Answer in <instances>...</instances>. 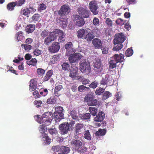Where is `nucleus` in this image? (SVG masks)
I'll return each mask as SVG.
<instances>
[{"label":"nucleus","instance_id":"57","mask_svg":"<svg viewBox=\"0 0 154 154\" xmlns=\"http://www.w3.org/2000/svg\"><path fill=\"white\" fill-rule=\"evenodd\" d=\"M42 103V101L40 100H35L34 102V105L38 108L41 106Z\"/></svg>","mask_w":154,"mask_h":154},{"label":"nucleus","instance_id":"50","mask_svg":"<svg viewBox=\"0 0 154 154\" xmlns=\"http://www.w3.org/2000/svg\"><path fill=\"white\" fill-rule=\"evenodd\" d=\"M42 53V50L39 49L38 48H36L34 49L33 53L36 56H38L41 54Z\"/></svg>","mask_w":154,"mask_h":154},{"label":"nucleus","instance_id":"6","mask_svg":"<svg viewBox=\"0 0 154 154\" xmlns=\"http://www.w3.org/2000/svg\"><path fill=\"white\" fill-rule=\"evenodd\" d=\"M55 110L54 114L55 120L56 122H59L62 119H63V108L60 106H57L55 107Z\"/></svg>","mask_w":154,"mask_h":154},{"label":"nucleus","instance_id":"31","mask_svg":"<svg viewBox=\"0 0 154 154\" xmlns=\"http://www.w3.org/2000/svg\"><path fill=\"white\" fill-rule=\"evenodd\" d=\"M16 40L17 42L21 41L23 37V32L21 31H19L17 32L16 35Z\"/></svg>","mask_w":154,"mask_h":154},{"label":"nucleus","instance_id":"37","mask_svg":"<svg viewBox=\"0 0 154 154\" xmlns=\"http://www.w3.org/2000/svg\"><path fill=\"white\" fill-rule=\"evenodd\" d=\"M42 124L40 125L39 127V130L40 132L42 133H44L45 131H47V128L46 127L48 125H45L44 123H42Z\"/></svg>","mask_w":154,"mask_h":154},{"label":"nucleus","instance_id":"38","mask_svg":"<svg viewBox=\"0 0 154 154\" xmlns=\"http://www.w3.org/2000/svg\"><path fill=\"white\" fill-rule=\"evenodd\" d=\"M60 57L59 55H54L52 57L50 62L52 64L56 63V62L59 61Z\"/></svg>","mask_w":154,"mask_h":154},{"label":"nucleus","instance_id":"11","mask_svg":"<svg viewBox=\"0 0 154 154\" xmlns=\"http://www.w3.org/2000/svg\"><path fill=\"white\" fill-rule=\"evenodd\" d=\"M85 100L87 102L89 106H96L98 103V100L94 98L93 96L91 94L88 95L85 98Z\"/></svg>","mask_w":154,"mask_h":154},{"label":"nucleus","instance_id":"25","mask_svg":"<svg viewBox=\"0 0 154 154\" xmlns=\"http://www.w3.org/2000/svg\"><path fill=\"white\" fill-rule=\"evenodd\" d=\"M91 116L90 113H87L80 115L79 117L82 119L88 121H90Z\"/></svg>","mask_w":154,"mask_h":154},{"label":"nucleus","instance_id":"44","mask_svg":"<svg viewBox=\"0 0 154 154\" xmlns=\"http://www.w3.org/2000/svg\"><path fill=\"white\" fill-rule=\"evenodd\" d=\"M113 60H110L109 62V69H113L116 66L117 63Z\"/></svg>","mask_w":154,"mask_h":154},{"label":"nucleus","instance_id":"1","mask_svg":"<svg viewBox=\"0 0 154 154\" xmlns=\"http://www.w3.org/2000/svg\"><path fill=\"white\" fill-rule=\"evenodd\" d=\"M90 31V29L89 28L79 29L77 32V36L78 38L85 39L87 41L91 42L95 36Z\"/></svg>","mask_w":154,"mask_h":154},{"label":"nucleus","instance_id":"35","mask_svg":"<svg viewBox=\"0 0 154 154\" xmlns=\"http://www.w3.org/2000/svg\"><path fill=\"white\" fill-rule=\"evenodd\" d=\"M60 149L62 152L61 153L62 154H67L70 150L69 147L64 146H62L60 147Z\"/></svg>","mask_w":154,"mask_h":154},{"label":"nucleus","instance_id":"24","mask_svg":"<svg viewBox=\"0 0 154 154\" xmlns=\"http://www.w3.org/2000/svg\"><path fill=\"white\" fill-rule=\"evenodd\" d=\"M51 139L46 134H45L42 137V141L44 145H48L51 143Z\"/></svg>","mask_w":154,"mask_h":154},{"label":"nucleus","instance_id":"19","mask_svg":"<svg viewBox=\"0 0 154 154\" xmlns=\"http://www.w3.org/2000/svg\"><path fill=\"white\" fill-rule=\"evenodd\" d=\"M84 127V125L80 123L76 124L75 126L74 131L76 135L80 134L82 131Z\"/></svg>","mask_w":154,"mask_h":154},{"label":"nucleus","instance_id":"5","mask_svg":"<svg viewBox=\"0 0 154 154\" xmlns=\"http://www.w3.org/2000/svg\"><path fill=\"white\" fill-rule=\"evenodd\" d=\"M72 51H68L66 53V55L67 56H69L68 60L71 63H75V65L77 64V62L79 60L81 59L83 56L82 55L79 53H76L74 54H72Z\"/></svg>","mask_w":154,"mask_h":154},{"label":"nucleus","instance_id":"46","mask_svg":"<svg viewBox=\"0 0 154 154\" xmlns=\"http://www.w3.org/2000/svg\"><path fill=\"white\" fill-rule=\"evenodd\" d=\"M37 62V60L35 58H32L29 61H27V63L29 66L32 65V66H34L36 65Z\"/></svg>","mask_w":154,"mask_h":154},{"label":"nucleus","instance_id":"28","mask_svg":"<svg viewBox=\"0 0 154 154\" xmlns=\"http://www.w3.org/2000/svg\"><path fill=\"white\" fill-rule=\"evenodd\" d=\"M73 46V45L72 42H68L65 45V48L67 50L66 53L69 51H70L69 50L71 49V51L73 53L75 52V50L73 48H72Z\"/></svg>","mask_w":154,"mask_h":154},{"label":"nucleus","instance_id":"60","mask_svg":"<svg viewBox=\"0 0 154 154\" xmlns=\"http://www.w3.org/2000/svg\"><path fill=\"white\" fill-rule=\"evenodd\" d=\"M116 23L118 25L121 26L124 24V22L123 20L121 18H118L116 21Z\"/></svg>","mask_w":154,"mask_h":154},{"label":"nucleus","instance_id":"53","mask_svg":"<svg viewBox=\"0 0 154 154\" xmlns=\"http://www.w3.org/2000/svg\"><path fill=\"white\" fill-rule=\"evenodd\" d=\"M98 84V82L97 81L95 80L92 82L91 84H90L89 85V86L91 88L94 89L97 87Z\"/></svg>","mask_w":154,"mask_h":154},{"label":"nucleus","instance_id":"47","mask_svg":"<svg viewBox=\"0 0 154 154\" xmlns=\"http://www.w3.org/2000/svg\"><path fill=\"white\" fill-rule=\"evenodd\" d=\"M105 88H103L100 87L97 89L95 91L96 95H101L104 91Z\"/></svg>","mask_w":154,"mask_h":154},{"label":"nucleus","instance_id":"8","mask_svg":"<svg viewBox=\"0 0 154 154\" xmlns=\"http://www.w3.org/2000/svg\"><path fill=\"white\" fill-rule=\"evenodd\" d=\"M70 8L69 5H64L62 6L58 12V15L60 17L66 16L70 12Z\"/></svg>","mask_w":154,"mask_h":154},{"label":"nucleus","instance_id":"59","mask_svg":"<svg viewBox=\"0 0 154 154\" xmlns=\"http://www.w3.org/2000/svg\"><path fill=\"white\" fill-rule=\"evenodd\" d=\"M25 0H20L15 2L17 6H20L24 3Z\"/></svg>","mask_w":154,"mask_h":154},{"label":"nucleus","instance_id":"48","mask_svg":"<svg viewBox=\"0 0 154 154\" xmlns=\"http://www.w3.org/2000/svg\"><path fill=\"white\" fill-rule=\"evenodd\" d=\"M60 35H59L58 40L60 42H63L65 41V39L64 38L65 36V35L63 33V32L62 31V33H61Z\"/></svg>","mask_w":154,"mask_h":154},{"label":"nucleus","instance_id":"10","mask_svg":"<svg viewBox=\"0 0 154 154\" xmlns=\"http://www.w3.org/2000/svg\"><path fill=\"white\" fill-rule=\"evenodd\" d=\"M125 36L122 33L116 34L113 40V44L116 45L118 43H122L125 40Z\"/></svg>","mask_w":154,"mask_h":154},{"label":"nucleus","instance_id":"56","mask_svg":"<svg viewBox=\"0 0 154 154\" xmlns=\"http://www.w3.org/2000/svg\"><path fill=\"white\" fill-rule=\"evenodd\" d=\"M49 34V31L48 30L45 29L43 31L41 34V36L43 38H45L48 36Z\"/></svg>","mask_w":154,"mask_h":154},{"label":"nucleus","instance_id":"18","mask_svg":"<svg viewBox=\"0 0 154 154\" xmlns=\"http://www.w3.org/2000/svg\"><path fill=\"white\" fill-rule=\"evenodd\" d=\"M92 43L96 49H100L102 48V42L98 38H94L92 41Z\"/></svg>","mask_w":154,"mask_h":154},{"label":"nucleus","instance_id":"40","mask_svg":"<svg viewBox=\"0 0 154 154\" xmlns=\"http://www.w3.org/2000/svg\"><path fill=\"white\" fill-rule=\"evenodd\" d=\"M89 110L91 114L94 116H95L97 112V108L94 107H90L89 108Z\"/></svg>","mask_w":154,"mask_h":154},{"label":"nucleus","instance_id":"49","mask_svg":"<svg viewBox=\"0 0 154 154\" xmlns=\"http://www.w3.org/2000/svg\"><path fill=\"white\" fill-rule=\"evenodd\" d=\"M133 53V50L131 48H128L126 51L125 54L127 57L131 56Z\"/></svg>","mask_w":154,"mask_h":154},{"label":"nucleus","instance_id":"39","mask_svg":"<svg viewBox=\"0 0 154 154\" xmlns=\"http://www.w3.org/2000/svg\"><path fill=\"white\" fill-rule=\"evenodd\" d=\"M16 6L15 2L9 3L7 5V8L9 10L12 11L14 9V8Z\"/></svg>","mask_w":154,"mask_h":154},{"label":"nucleus","instance_id":"62","mask_svg":"<svg viewBox=\"0 0 154 154\" xmlns=\"http://www.w3.org/2000/svg\"><path fill=\"white\" fill-rule=\"evenodd\" d=\"M33 95L34 97L35 98H38L41 97V95L39 94L38 92L37 91H35L33 93Z\"/></svg>","mask_w":154,"mask_h":154},{"label":"nucleus","instance_id":"13","mask_svg":"<svg viewBox=\"0 0 154 154\" xmlns=\"http://www.w3.org/2000/svg\"><path fill=\"white\" fill-rule=\"evenodd\" d=\"M73 20L75 25L79 27L83 26L85 23L84 19L79 15L74 16Z\"/></svg>","mask_w":154,"mask_h":154},{"label":"nucleus","instance_id":"22","mask_svg":"<svg viewBox=\"0 0 154 154\" xmlns=\"http://www.w3.org/2000/svg\"><path fill=\"white\" fill-rule=\"evenodd\" d=\"M105 114L102 112H99L94 119V121L97 122H101L104 119Z\"/></svg>","mask_w":154,"mask_h":154},{"label":"nucleus","instance_id":"52","mask_svg":"<svg viewBox=\"0 0 154 154\" xmlns=\"http://www.w3.org/2000/svg\"><path fill=\"white\" fill-rule=\"evenodd\" d=\"M21 46L23 48H24L26 51H29L32 48V46L30 45L25 44H22Z\"/></svg>","mask_w":154,"mask_h":154},{"label":"nucleus","instance_id":"7","mask_svg":"<svg viewBox=\"0 0 154 154\" xmlns=\"http://www.w3.org/2000/svg\"><path fill=\"white\" fill-rule=\"evenodd\" d=\"M78 12L79 15L83 18H88L91 14L90 11L87 8L82 7L79 8L78 9Z\"/></svg>","mask_w":154,"mask_h":154},{"label":"nucleus","instance_id":"58","mask_svg":"<svg viewBox=\"0 0 154 154\" xmlns=\"http://www.w3.org/2000/svg\"><path fill=\"white\" fill-rule=\"evenodd\" d=\"M106 25L109 27H111L112 25V22L111 20L109 18H107L105 21Z\"/></svg>","mask_w":154,"mask_h":154},{"label":"nucleus","instance_id":"12","mask_svg":"<svg viewBox=\"0 0 154 154\" xmlns=\"http://www.w3.org/2000/svg\"><path fill=\"white\" fill-rule=\"evenodd\" d=\"M94 70L97 74H100L103 70V66L101 64V62L97 61L94 64Z\"/></svg>","mask_w":154,"mask_h":154},{"label":"nucleus","instance_id":"45","mask_svg":"<svg viewBox=\"0 0 154 154\" xmlns=\"http://www.w3.org/2000/svg\"><path fill=\"white\" fill-rule=\"evenodd\" d=\"M48 132H49L50 134L52 136L54 135H56L58 133L56 129L54 128H50L48 129Z\"/></svg>","mask_w":154,"mask_h":154},{"label":"nucleus","instance_id":"61","mask_svg":"<svg viewBox=\"0 0 154 154\" xmlns=\"http://www.w3.org/2000/svg\"><path fill=\"white\" fill-rule=\"evenodd\" d=\"M46 8V5L44 3L41 4L38 7V10H45Z\"/></svg>","mask_w":154,"mask_h":154},{"label":"nucleus","instance_id":"55","mask_svg":"<svg viewBox=\"0 0 154 154\" xmlns=\"http://www.w3.org/2000/svg\"><path fill=\"white\" fill-rule=\"evenodd\" d=\"M93 24L95 26H98L100 25V21L99 19L96 17H94L92 21Z\"/></svg>","mask_w":154,"mask_h":154},{"label":"nucleus","instance_id":"16","mask_svg":"<svg viewBox=\"0 0 154 154\" xmlns=\"http://www.w3.org/2000/svg\"><path fill=\"white\" fill-rule=\"evenodd\" d=\"M89 7L91 11L94 15H97L98 14V11L97 10L98 7L95 2L91 1L89 3Z\"/></svg>","mask_w":154,"mask_h":154},{"label":"nucleus","instance_id":"4","mask_svg":"<svg viewBox=\"0 0 154 154\" xmlns=\"http://www.w3.org/2000/svg\"><path fill=\"white\" fill-rule=\"evenodd\" d=\"M80 69L83 73L88 74L91 72L90 63L86 60H82L80 63Z\"/></svg>","mask_w":154,"mask_h":154},{"label":"nucleus","instance_id":"21","mask_svg":"<svg viewBox=\"0 0 154 154\" xmlns=\"http://www.w3.org/2000/svg\"><path fill=\"white\" fill-rule=\"evenodd\" d=\"M55 86L54 94L56 96L58 97L60 95L59 91L63 89V87L62 85L58 84L57 83L55 84Z\"/></svg>","mask_w":154,"mask_h":154},{"label":"nucleus","instance_id":"29","mask_svg":"<svg viewBox=\"0 0 154 154\" xmlns=\"http://www.w3.org/2000/svg\"><path fill=\"white\" fill-rule=\"evenodd\" d=\"M53 71L51 69L48 70L43 78L44 81H46L48 80L53 75Z\"/></svg>","mask_w":154,"mask_h":154},{"label":"nucleus","instance_id":"36","mask_svg":"<svg viewBox=\"0 0 154 154\" xmlns=\"http://www.w3.org/2000/svg\"><path fill=\"white\" fill-rule=\"evenodd\" d=\"M70 115L72 118L75 120L76 122L79 121V117L77 113L75 110H72L70 112Z\"/></svg>","mask_w":154,"mask_h":154},{"label":"nucleus","instance_id":"63","mask_svg":"<svg viewBox=\"0 0 154 154\" xmlns=\"http://www.w3.org/2000/svg\"><path fill=\"white\" fill-rule=\"evenodd\" d=\"M22 11L23 14L25 16H27L30 13V10L27 8L23 9Z\"/></svg>","mask_w":154,"mask_h":154},{"label":"nucleus","instance_id":"30","mask_svg":"<svg viewBox=\"0 0 154 154\" xmlns=\"http://www.w3.org/2000/svg\"><path fill=\"white\" fill-rule=\"evenodd\" d=\"M83 137L88 140H91V135L89 130H87L84 132Z\"/></svg>","mask_w":154,"mask_h":154},{"label":"nucleus","instance_id":"41","mask_svg":"<svg viewBox=\"0 0 154 154\" xmlns=\"http://www.w3.org/2000/svg\"><path fill=\"white\" fill-rule=\"evenodd\" d=\"M78 88V91L81 92L86 91H89L90 90L89 88L85 86L84 85L79 86Z\"/></svg>","mask_w":154,"mask_h":154},{"label":"nucleus","instance_id":"34","mask_svg":"<svg viewBox=\"0 0 154 154\" xmlns=\"http://www.w3.org/2000/svg\"><path fill=\"white\" fill-rule=\"evenodd\" d=\"M53 41H54V39H53L51 36L50 35L45 38L44 44L47 45H48Z\"/></svg>","mask_w":154,"mask_h":154},{"label":"nucleus","instance_id":"17","mask_svg":"<svg viewBox=\"0 0 154 154\" xmlns=\"http://www.w3.org/2000/svg\"><path fill=\"white\" fill-rule=\"evenodd\" d=\"M29 90L30 91L35 90L37 87V79H31L29 82Z\"/></svg>","mask_w":154,"mask_h":154},{"label":"nucleus","instance_id":"27","mask_svg":"<svg viewBox=\"0 0 154 154\" xmlns=\"http://www.w3.org/2000/svg\"><path fill=\"white\" fill-rule=\"evenodd\" d=\"M55 96L52 95L47 99L46 103L50 104H54L56 102L57 98Z\"/></svg>","mask_w":154,"mask_h":154},{"label":"nucleus","instance_id":"43","mask_svg":"<svg viewBox=\"0 0 154 154\" xmlns=\"http://www.w3.org/2000/svg\"><path fill=\"white\" fill-rule=\"evenodd\" d=\"M63 70L66 71H68L70 69V65L67 63H64L61 65Z\"/></svg>","mask_w":154,"mask_h":154},{"label":"nucleus","instance_id":"15","mask_svg":"<svg viewBox=\"0 0 154 154\" xmlns=\"http://www.w3.org/2000/svg\"><path fill=\"white\" fill-rule=\"evenodd\" d=\"M112 79L109 74H106L104 77L100 81L101 85H110L112 84Z\"/></svg>","mask_w":154,"mask_h":154},{"label":"nucleus","instance_id":"64","mask_svg":"<svg viewBox=\"0 0 154 154\" xmlns=\"http://www.w3.org/2000/svg\"><path fill=\"white\" fill-rule=\"evenodd\" d=\"M37 71L38 74L41 75H43L45 72V70L42 68L37 69Z\"/></svg>","mask_w":154,"mask_h":154},{"label":"nucleus","instance_id":"20","mask_svg":"<svg viewBox=\"0 0 154 154\" xmlns=\"http://www.w3.org/2000/svg\"><path fill=\"white\" fill-rule=\"evenodd\" d=\"M113 57L117 63H121L124 60V55L121 53H120L119 54H115Z\"/></svg>","mask_w":154,"mask_h":154},{"label":"nucleus","instance_id":"2","mask_svg":"<svg viewBox=\"0 0 154 154\" xmlns=\"http://www.w3.org/2000/svg\"><path fill=\"white\" fill-rule=\"evenodd\" d=\"M71 145L73 150L80 154L85 152L87 149V148L83 146V142L79 139H73L71 141Z\"/></svg>","mask_w":154,"mask_h":154},{"label":"nucleus","instance_id":"3","mask_svg":"<svg viewBox=\"0 0 154 154\" xmlns=\"http://www.w3.org/2000/svg\"><path fill=\"white\" fill-rule=\"evenodd\" d=\"M40 116L37 115V121L40 124L44 123L45 125H49L51 123V122L53 119V116L52 113L50 112H47L43 114L41 117Z\"/></svg>","mask_w":154,"mask_h":154},{"label":"nucleus","instance_id":"14","mask_svg":"<svg viewBox=\"0 0 154 154\" xmlns=\"http://www.w3.org/2000/svg\"><path fill=\"white\" fill-rule=\"evenodd\" d=\"M60 48L59 43L57 42H53L51 46L48 47L49 51L51 53L57 52Z\"/></svg>","mask_w":154,"mask_h":154},{"label":"nucleus","instance_id":"26","mask_svg":"<svg viewBox=\"0 0 154 154\" xmlns=\"http://www.w3.org/2000/svg\"><path fill=\"white\" fill-rule=\"evenodd\" d=\"M35 29V25L33 24H29L26 27V32L28 33H32Z\"/></svg>","mask_w":154,"mask_h":154},{"label":"nucleus","instance_id":"42","mask_svg":"<svg viewBox=\"0 0 154 154\" xmlns=\"http://www.w3.org/2000/svg\"><path fill=\"white\" fill-rule=\"evenodd\" d=\"M106 132V131L104 129H100L96 131L95 133V135L96 136H99L105 135Z\"/></svg>","mask_w":154,"mask_h":154},{"label":"nucleus","instance_id":"51","mask_svg":"<svg viewBox=\"0 0 154 154\" xmlns=\"http://www.w3.org/2000/svg\"><path fill=\"white\" fill-rule=\"evenodd\" d=\"M40 15L38 14H35L32 17V21H37L40 18Z\"/></svg>","mask_w":154,"mask_h":154},{"label":"nucleus","instance_id":"9","mask_svg":"<svg viewBox=\"0 0 154 154\" xmlns=\"http://www.w3.org/2000/svg\"><path fill=\"white\" fill-rule=\"evenodd\" d=\"M59 128L61 134H66L70 130L69 124L67 122H63L59 125Z\"/></svg>","mask_w":154,"mask_h":154},{"label":"nucleus","instance_id":"23","mask_svg":"<svg viewBox=\"0 0 154 154\" xmlns=\"http://www.w3.org/2000/svg\"><path fill=\"white\" fill-rule=\"evenodd\" d=\"M61 33H62V30L59 29H56L51 33L50 35L53 39H54V40L57 38L58 36H59Z\"/></svg>","mask_w":154,"mask_h":154},{"label":"nucleus","instance_id":"32","mask_svg":"<svg viewBox=\"0 0 154 154\" xmlns=\"http://www.w3.org/2000/svg\"><path fill=\"white\" fill-rule=\"evenodd\" d=\"M78 69V68L75 66L74 69H73V70L70 71L69 74L70 77L72 78H75L76 77Z\"/></svg>","mask_w":154,"mask_h":154},{"label":"nucleus","instance_id":"54","mask_svg":"<svg viewBox=\"0 0 154 154\" xmlns=\"http://www.w3.org/2000/svg\"><path fill=\"white\" fill-rule=\"evenodd\" d=\"M117 45L113 48L114 51H118L121 49L123 47V45L122 43H118Z\"/></svg>","mask_w":154,"mask_h":154},{"label":"nucleus","instance_id":"33","mask_svg":"<svg viewBox=\"0 0 154 154\" xmlns=\"http://www.w3.org/2000/svg\"><path fill=\"white\" fill-rule=\"evenodd\" d=\"M112 96V94L109 91H106L104 92L102 96V100H105L111 97Z\"/></svg>","mask_w":154,"mask_h":154}]
</instances>
